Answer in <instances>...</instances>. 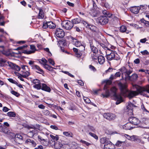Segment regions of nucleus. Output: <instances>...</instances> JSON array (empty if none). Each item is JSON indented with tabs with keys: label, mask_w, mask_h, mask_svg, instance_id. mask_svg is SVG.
I'll use <instances>...</instances> for the list:
<instances>
[{
	"label": "nucleus",
	"mask_w": 149,
	"mask_h": 149,
	"mask_svg": "<svg viewBox=\"0 0 149 149\" xmlns=\"http://www.w3.org/2000/svg\"><path fill=\"white\" fill-rule=\"evenodd\" d=\"M119 85L121 89V95L130 99L132 98L139 93H142L144 91H146L149 93V85L143 87H139L137 88L136 91L128 90L126 89L127 85L125 84L120 83Z\"/></svg>",
	"instance_id": "f257e3e1"
},
{
	"label": "nucleus",
	"mask_w": 149,
	"mask_h": 149,
	"mask_svg": "<svg viewBox=\"0 0 149 149\" xmlns=\"http://www.w3.org/2000/svg\"><path fill=\"white\" fill-rule=\"evenodd\" d=\"M129 67H125L124 66L122 67L119 70L121 72V77L123 79L127 80V78H129V76L133 72V69Z\"/></svg>",
	"instance_id": "f03ea898"
},
{
	"label": "nucleus",
	"mask_w": 149,
	"mask_h": 149,
	"mask_svg": "<svg viewBox=\"0 0 149 149\" xmlns=\"http://www.w3.org/2000/svg\"><path fill=\"white\" fill-rule=\"evenodd\" d=\"M100 142L102 144H104V149H114L113 147L114 145L110 141L109 138L105 137L100 139Z\"/></svg>",
	"instance_id": "7ed1b4c3"
},
{
	"label": "nucleus",
	"mask_w": 149,
	"mask_h": 149,
	"mask_svg": "<svg viewBox=\"0 0 149 149\" xmlns=\"http://www.w3.org/2000/svg\"><path fill=\"white\" fill-rule=\"evenodd\" d=\"M111 92L114 93V96L117 100L116 102V104H118L123 102V100L121 96L122 95L121 94L120 95H117L116 94V92L117 91V89L115 87H112L111 88Z\"/></svg>",
	"instance_id": "20e7f679"
},
{
	"label": "nucleus",
	"mask_w": 149,
	"mask_h": 149,
	"mask_svg": "<svg viewBox=\"0 0 149 149\" xmlns=\"http://www.w3.org/2000/svg\"><path fill=\"white\" fill-rule=\"evenodd\" d=\"M107 58L109 61H111L113 60L117 61L120 59L119 56L116 52L113 51H111L110 53L107 54Z\"/></svg>",
	"instance_id": "39448f33"
},
{
	"label": "nucleus",
	"mask_w": 149,
	"mask_h": 149,
	"mask_svg": "<svg viewBox=\"0 0 149 149\" xmlns=\"http://www.w3.org/2000/svg\"><path fill=\"white\" fill-rule=\"evenodd\" d=\"M61 25L64 29L67 30L71 29L74 26L72 22L69 20H65L63 22Z\"/></svg>",
	"instance_id": "423d86ee"
},
{
	"label": "nucleus",
	"mask_w": 149,
	"mask_h": 149,
	"mask_svg": "<svg viewBox=\"0 0 149 149\" xmlns=\"http://www.w3.org/2000/svg\"><path fill=\"white\" fill-rule=\"evenodd\" d=\"M136 106L134 105L131 102H129L126 106L125 109L126 112L127 114L131 115L133 114V109L134 107H136Z\"/></svg>",
	"instance_id": "0eeeda50"
},
{
	"label": "nucleus",
	"mask_w": 149,
	"mask_h": 149,
	"mask_svg": "<svg viewBox=\"0 0 149 149\" xmlns=\"http://www.w3.org/2000/svg\"><path fill=\"white\" fill-rule=\"evenodd\" d=\"M109 21L108 18L106 16H101L98 17L97 19V21L102 25L107 24Z\"/></svg>",
	"instance_id": "6e6552de"
},
{
	"label": "nucleus",
	"mask_w": 149,
	"mask_h": 149,
	"mask_svg": "<svg viewBox=\"0 0 149 149\" xmlns=\"http://www.w3.org/2000/svg\"><path fill=\"white\" fill-rule=\"evenodd\" d=\"M38 141L44 146H47L49 145V141L47 139H45L42 135H38Z\"/></svg>",
	"instance_id": "1a4fd4ad"
},
{
	"label": "nucleus",
	"mask_w": 149,
	"mask_h": 149,
	"mask_svg": "<svg viewBox=\"0 0 149 149\" xmlns=\"http://www.w3.org/2000/svg\"><path fill=\"white\" fill-rule=\"evenodd\" d=\"M65 33L63 30L58 28L55 31V34L56 36L59 38H62L65 36Z\"/></svg>",
	"instance_id": "9d476101"
},
{
	"label": "nucleus",
	"mask_w": 149,
	"mask_h": 149,
	"mask_svg": "<svg viewBox=\"0 0 149 149\" xmlns=\"http://www.w3.org/2000/svg\"><path fill=\"white\" fill-rule=\"evenodd\" d=\"M128 120L131 124L134 125V126H136L140 123V121L139 120L135 117H130L129 118Z\"/></svg>",
	"instance_id": "9b49d317"
},
{
	"label": "nucleus",
	"mask_w": 149,
	"mask_h": 149,
	"mask_svg": "<svg viewBox=\"0 0 149 149\" xmlns=\"http://www.w3.org/2000/svg\"><path fill=\"white\" fill-rule=\"evenodd\" d=\"M103 116L105 118L109 120H113L116 117L115 115L111 113H104Z\"/></svg>",
	"instance_id": "f8f14e48"
},
{
	"label": "nucleus",
	"mask_w": 149,
	"mask_h": 149,
	"mask_svg": "<svg viewBox=\"0 0 149 149\" xmlns=\"http://www.w3.org/2000/svg\"><path fill=\"white\" fill-rule=\"evenodd\" d=\"M25 143L27 145L31 147H34L36 145V142L32 139H27L25 141Z\"/></svg>",
	"instance_id": "ddd939ff"
},
{
	"label": "nucleus",
	"mask_w": 149,
	"mask_h": 149,
	"mask_svg": "<svg viewBox=\"0 0 149 149\" xmlns=\"http://www.w3.org/2000/svg\"><path fill=\"white\" fill-rule=\"evenodd\" d=\"M31 67L32 68L35 70L36 72L42 74H44V72L43 70L38 65H35L32 66Z\"/></svg>",
	"instance_id": "4468645a"
},
{
	"label": "nucleus",
	"mask_w": 149,
	"mask_h": 149,
	"mask_svg": "<svg viewBox=\"0 0 149 149\" xmlns=\"http://www.w3.org/2000/svg\"><path fill=\"white\" fill-rule=\"evenodd\" d=\"M8 66L11 68L14 69L17 71H19L20 70V68L17 65L9 61L7 62Z\"/></svg>",
	"instance_id": "2eb2a0df"
},
{
	"label": "nucleus",
	"mask_w": 149,
	"mask_h": 149,
	"mask_svg": "<svg viewBox=\"0 0 149 149\" xmlns=\"http://www.w3.org/2000/svg\"><path fill=\"white\" fill-rule=\"evenodd\" d=\"M33 83L35 84L33 86L34 88H36L38 89H41V85L40 83L39 80L37 79H34L33 80Z\"/></svg>",
	"instance_id": "dca6fc26"
},
{
	"label": "nucleus",
	"mask_w": 149,
	"mask_h": 149,
	"mask_svg": "<svg viewBox=\"0 0 149 149\" xmlns=\"http://www.w3.org/2000/svg\"><path fill=\"white\" fill-rule=\"evenodd\" d=\"M30 49L31 50L30 51L24 50V53L27 54H30L31 53H34L35 52V51L36 50L35 46L33 45H30Z\"/></svg>",
	"instance_id": "f3484780"
},
{
	"label": "nucleus",
	"mask_w": 149,
	"mask_h": 149,
	"mask_svg": "<svg viewBox=\"0 0 149 149\" xmlns=\"http://www.w3.org/2000/svg\"><path fill=\"white\" fill-rule=\"evenodd\" d=\"M123 127L124 129L128 130H132L134 128H135V126H133V125L129 122V123H128L123 125Z\"/></svg>",
	"instance_id": "a211bd4d"
},
{
	"label": "nucleus",
	"mask_w": 149,
	"mask_h": 149,
	"mask_svg": "<svg viewBox=\"0 0 149 149\" xmlns=\"http://www.w3.org/2000/svg\"><path fill=\"white\" fill-rule=\"evenodd\" d=\"M141 8L139 6H134L131 7L130 11L133 13L137 14L139 12Z\"/></svg>",
	"instance_id": "6ab92c4d"
},
{
	"label": "nucleus",
	"mask_w": 149,
	"mask_h": 149,
	"mask_svg": "<svg viewBox=\"0 0 149 149\" xmlns=\"http://www.w3.org/2000/svg\"><path fill=\"white\" fill-rule=\"evenodd\" d=\"M75 43V45L77 47H80V49H81V50H79V51L82 52L85 50V47L81 45V42L77 40L76 41H74Z\"/></svg>",
	"instance_id": "aec40b11"
},
{
	"label": "nucleus",
	"mask_w": 149,
	"mask_h": 149,
	"mask_svg": "<svg viewBox=\"0 0 149 149\" xmlns=\"http://www.w3.org/2000/svg\"><path fill=\"white\" fill-rule=\"evenodd\" d=\"M41 89L48 92H50L51 91L50 88L45 84H42L41 85Z\"/></svg>",
	"instance_id": "412c9836"
},
{
	"label": "nucleus",
	"mask_w": 149,
	"mask_h": 149,
	"mask_svg": "<svg viewBox=\"0 0 149 149\" xmlns=\"http://www.w3.org/2000/svg\"><path fill=\"white\" fill-rule=\"evenodd\" d=\"M63 144L61 142L57 141L54 142V147L56 149H59L63 146Z\"/></svg>",
	"instance_id": "4be33fe9"
},
{
	"label": "nucleus",
	"mask_w": 149,
	"mask_h": 149,
	"mask_svg": "<svg viewBox=\"0 0 149 149\" xmlns=\"http://www.w3.org/2000/svg\"><path fill=\"white\" fill-rule=\"evenodd\" d=\"M29 70H26L25 71H21V75L24 78H26L28 77L30 74Z\"/></svg>",
	"instance_id": "5701e85b"
},
{
	"label": "nucleus",
	"mask_w": 149,
	"mask_h": 149,
	"mask_svg": "<svg viewBox=\"0 0 149 149\" xmlns=\"http://www.w3.org/2000/svg\"><path fill=\"white\" fill-rule=\"evenodd\" d=\"M120 31L122 33H124L125 32L127 33H129L130 32H131L130 31L127 30V27L125 25H122L120 28Z\"/></svg>",
	"instance_id": "b1692460"
},
{
	"label": "nucleus",
	"mask_w": 149,
	"mask_h": 149,
	"mask_svg": "<svg viewBox=\"0 0 149 149\" xmlns=\"http://www.w3.org/2000/svg\"><path fill=\"white\" fill-rule=\"evenodd\" d=\"M90 46L91 51L93 53H98V51L97 49L93 45V43L91 42H90Z\"/></svg>",
	"instance_id": "393cba45"
},
{
	"label": "nucleus",
	"mask_w": 149,
	"mask_h": 149,
	"mask_svg": "<svg viewBox=\"0 0 149 149\" xmlns=\"http://www.w3.org/2000/svg\"><path fill=\"white\" fill-rule=\"evenodd\" d=\"M97 59L98 62L100 64H103L105 62V58L102 55L99 56Z\"/></svg>",
	"instance_id": "a878e982"
},
{
	"label": "nucleus",
	"mask_w": 149,
	"mask_h": 149,
	"mask_svg": "<svg viewBox=\"0 0 149 149\" xmlns=\"http://www.w3.org/2000/svg\"><path fill=\"white\" fill-rule=\"evenodd\" d=\"M138 77L137 74H133L131 76H129V78H127V80H130L131 81H134L136 80Z\"/></svg>",
	"instance_id": "bb28decb"
},
{
	"label": "nucleus",
	"mask_w": 149,
	"mask_h": 149,
	"mask_svg": "<svg viewBox=\"0 0 149 149\" xmlns=\"http://www.w3.org/2000/svg\"><path fill=\"white\" fill-rule=\"evenodd\" d=\"M39 62L44 67L46 65H47V61L44 58H42L41 59L38 60Z\"/></svg>",
	"instance_id": "cd10ccee"
},
{
	"label": "nucleus",
	"mask_w": 149,
	"mask_h": 149,
	"mask_svg": "<svg viewBox=\"0 0 149 149\" xmlns=\"http://www.w3.org/2000/svg\"><path fill=\"white\" fill-rule=\"evenodd\" d=\"M48 26L50 29H54L56 27V25L52 22H48Z\"/></svg>",
	"instance_id": "c85d7f7f"
},
{
	"label": "nucleus",
	"mask_w": 149,
	"mask_h": 149,
	"mask_svg": "<svg viewBox=\"0 0 149 149\" xmlns=\"http://www.w3.org/2000/svg\"><path fill=\"white\" fill-rule=\"evenodd\" d=\"M88 28L89 29L93 31L96 32L97 31V27L92 25L89 24Z\"/></svg>",
	"instance_id": "c756f323"
},
{
	"label": "nucleus",
	"mask_w": 149,
	"mask_h": 149,
	"mask_svg": "<svg viewBox=\"0 0 149 149\" xmlns=\"http://www.w3.org/2000/svg\"><path fill=\"white\" fill-rule=\"evenodd\" d=\"M104 82L106 83V85H104V88L107 89L108 88V85H110L112 83V81L109 80H105L104 81Z\"/></svg>",
	"instance_id": "7c9ffc66"
},
{
	"label": "nucleus",
	"mask_w": 149,
	"mask_h": 149,
	"mask_svg": "<svg viewBox=\"0 0 149 149\" xmlns=\"http://www.w3.org/2000/svg\"><path fill=\"white\" fill-rule=\"evenodd\" d=\"M50 136L54 140V142H55V141H57L59 139V136L58 135H55V136H54L53 135L50 134Z\"/></svg>",
	"instance_id": "2f4dec72"
},
{
	"label": "nucleus",
	"mask_w": 149,
	"mask_h": 149,
	"mask_svg": "<svg viewBox=\"0 0 149 149\" xmlns=\"http://www.w3.org/2000/svg\"><path fill=\"white\" fill-rule=\"evenodd\" d=\"M81 22V20L80 19L78 18H75L72 20V24H78Z\"/></svg>",
	"instance_id": "473e14b6"
},
{
	"label": "nucleus",
	"mask_w": 149,
	"mask_h": 149,
	"mask_svg": "<svg viewBox=\"0 0 149 149\" xmlns=\"http://www.w3.org/2000/svg\"><path fill=\"white\" fill-rule=\"evenodd\" d=\"M131 141H139L140 140L138 138V137L136 135H132L131 136Z\"/></svg>",
	"instance_id": "72a5a7b5"
},
{
	"label": "nucleus",
	"mask_w": 149,
	"mask_h": 149,
	"mask_svg": "<svg viewBox=\"0 0 149 149\" xmlns=\"http://www.w3.org/2000/svg\"><path fill=\"white\" fill-rule=\"evenodd\" d=\"M63 135L66 136L72 137L73 135L72 133L71 132H64L63 133Z\"/></svg>",
	"instance_id": "f704fd0d"
},
{
	"label": "nucleus",
	"mask_w": 149,
	"mask_h": 149,
	"mask_svg": "<svg viewBox=\"0 0 149 149\" xmlns=\"http://www.w3.org/2000/svg\"><path fill=\"white\" fill-rule=\"evenodd\" d=\"M104 89L105 91V94H102V95L103 96V97H108L110 95V93L109 91V90L107 89V88Z\"/></svg>",
	"instance_id": "c9c22d12"
},
{
	"label": "nucleus",
	"mask_w": 149,
	"mask_h": 149,
	"mask_svg": "<svg viewBox=\"0 0 149 149\" xmlns=\"http://www.w3.org/2000/svg\"><path fill=\"white\" fill-rule=\"evenodd\" d=\"M22 139L23 137L20 134H16L15 136V139L16 141L17 140H22Z\"/></svg>",
	"instance_id": "e433bc0d"
},
{
	"label": "nucleus",
	"mask_w": 149,
	"mask_h": 149,
	"mask_svg": "<svg viewBox=\"0 0 149 149\" xmlns=\"http://www.w3.org/2000/svg\"><path fill=\"white\" fill-rule=\"evenodd\" d=\"M44 17V14L42 10L40 9L38 16V18L39 19H42Z\"/></svg>",
	"instance_id": "4c0bfd02"
},
{
	"label": "nucleus",
	"mask_w": 149,
	"mask_h": 149,
	"mask_svg": "<svg viewBox=\"0 0 149 149\" xmlns=\"http://www.w3.org/2000/svg\"><path fill=\"white\" fill-rule=\"evenodd\" d=\"M98 53H93V54H91V57L92 59L93 60H97L98 57Z\"/></svg>",
	"instance_id": "58836bf2"
},
{
	"label": "nucleus",
	"mask_w": 149,
	"mask_h": 149,
	"mask_svg": "<svg viewBox=\"0 0 149 149\" xmlns=\"http://www.w3.org/2000/svg\"><path fill=\"white\" fill-rule=\"evenodd\" d=\"M44 67L47 70L50 71H52L53 68H54L53 67L47 64V65H45Z\"/></svg>",
	"instance_id": "ea45409f"
},
{
	"label": "nucleus",
	"mask_w": 149,
	"mask_h": 149,
	"mask_svg": "<svg viewBox=\"0 0 149 149\" xmlns=\"http://www.w3.org/2000/svg\"><path fill=\"white\" fill-rule=\"evenodd\" d=\"M8 115L11 117H15V116L16 114L15 113L13 112H9L7 113Z\"/></svg>",
	"instance_id": "a19ab883"
},
{
	"label": "nucleus",
	"mask_w": 149,
	"mask_h": 149,
	"mask_svg": "<svg viewBox=\"0 0 149 149\" xmlns=\"http://www.w3.org/2000/svg\"><path fill=\"white\" fill-rule=\"evenodd\" d=\"M89 134L91 136L93 137L96 140H97L98 139V136L95 134L91 132L89 133Z\"/></svg>",
	"instance_id": "79ce46f5"
},
{
	"label": "nucleus",
	"mask_w": 149,
	"mask_h": 149,
	"mask_svg": "<svg viewBox=\"0 0 149 149\" xmlns=\"http://www.w3.org/2000/svg\"><path fill=\"white\" fill-rule=\"evenodd\" d=\"M141 21L143 23L147 26H149V22L143 19H141Z\"/></svg>",
	"instance_id": "37998d69"
},
{
	"label": "nucleus",
	"mask_w": 149,
	"mask_h": 149,
	"mask_svg": "<svg viewBox=\"0 0 149 149\" xmlns=\"http://www.w3.org/2000/svg\"><path fill=\"white\" fill-rule=\"evenodd\" d=\"M11 93L12 94L15 95L16 97H18L20 95V94L14 91H11Z\"/></svg>",
	"instance_id": "c03bdc74"
},
{
	"label": "nucleus",
	"mask_w": 149,
	"mask_h": 149,
	"mask_svg": "<svg viewBox=\"0 0 149 149\" xmlns=\"http://www.w3.org/2000/svg\"><path fill=\"white\" fill-rule=\"evenodd\" d=\"M113 19L114 21L115 22L116 24H119L120 21L118 18L116 17H113Z\"/></svg>",
	"instance_id": "a18cd8bd"
},
{
	"label": "nucleus",
	"mask_w": 149,
	"mask_h": 149,
	"mask_svg": "<svg viewBox=\"0 0 149 149\" xmlns=\"http://www.w3.org/2000/svg\"><path fill=\"white\" fill-rule=\"evenodd\" d=\"M124 142V141H117L116 143V146H121V144L123 143Z\"/></svg>",
	"instance_id": "49530a36"
},
{
	"label": "nucleus",
	"mask_w": 149,
	"mask_h": 149,
	"mask_svg": "<svg viewBox=\"0 0 149 149\" xmlns=\"http://www.w3.org/2000/svg\"><path fill=\"white\" fill-rule=\"evenodd\" d=\"M8 81L10 82L15 84H17V82L15 80H13L12 79L9 78L8 79Z\"/></svg>",
	"instance_id": "de8ad7c7"
},
{
	"label": "nucleus",
	"mask_w": 149,
	"mask_h": 149,
	"mask_svg": "<svg viewBox=\"0 0 149 149\" xmlns=\"http://www.w3.org/2000/svg\"><path fill=\"white\" fill-rule=\"evenodd\" d=\"M83 97L84 101L86 103H89L91 102L90 100L88 98L84 97Z\"/></svg>",
	"instance_id": "09e8293b"
},
{
	"label": "nucleus",
	"mask_w": 149,
	"mask_h": 149,
	"mask_svg": "<svg viewBox=\"0 0 149 149\" xmlns=\"http://www.w3.org/2000/svg\"><path fill=\"white\" fill-rule=\"evenodd\" d=\"M139 72H144L146 74L149 73V70H145L144 69H141L139 70Z\"/></svg>",
	"instance_id": "8fccbe9b"
},
{
	"label": "nucleus",
	"mask_w": 149,
	"mask_h": 149,
	"mask_svg": "<svg viewBox=\"0 0 149 149\" xmlns=\"http://www.w3.org/2000/svg\"><path fill=\"white\" fill-rule=\"evenodd\" d=\"M21 68L22 69L24 70V71H26V70H29L28 68V66L25 65H23L22 66Z\"/></svg>",
	"instance_id": "3c124183"
},
{
	"label": "nucleus",
	"mask_w": 149,
	"mask_h": 149,
	"mask_svg": "<svg viewBox=\"0 0 149 149\" xmlns=\"http://www.w3.org/2000/svg\"><path fill=\"white\" fill-rule=\"evenodd\" d=\"M43 113L44 114L46 115H49L50 112L48 110H45L43 111Z\"/></svg>",
	"instance_id": "603ef678"
},
{
	"label": "nucleus",
	"mask_w": 149,
	"mask_h": 149,
	"mask_svg": "<svg viewBox=\"0 0 149 149\" xmlns=\"http://www.w3.org/2000/svg\"><path fill=\"white\" fill-rule=\"evenodd\" d=\"M141 53L143 55H148L149 53L147 50H144L141 52Z\"/></svg>",
	"instance_id": "864d4df0"
},
{
	"label": "nucleus",
	"mask_w": 149,
	"mask_h": 149,
	"mask_svg": "<svg viewBox=\"0 0 149 149\" xmlns=\"http://www.w3.org/2000/svg\"><path fill=\"white\" fill-rule=\"evenodd\" d=\"M81 142L82 143L86 144L87 146H88L91 144V143L84 140H81Z\"/></svg>",
	"instance_id": "5fc2aeb1"
},
{
	"label": "nucleus",
	"mask_w": 149,
	"mask_h": 149,
	"mask_svg": "<svg viewBox=\"0 0 149 149\" xmlns=\"http://www.w3.org/2000/svg\"><path fill=\"white\" fill-rule=\"evenodd\" d=\"M89 68L92 70H93L94 72L96 71V68L93 65H90L89 66Z\"/></svg>",
	"instance_id": "6e6d98bb"
},
{
	"label": "nucleus",
	"mask_w": 149,
	"mask_h": 149,
	"mask_svg": "<svg viewBox=\"0 0 149 149\" xmlns=\"http://www.w3.org/2000/svg\"><path fill=\"white\" fill-rule=\"evenodd\" d=\"M44 50L47 52L48 53V55L49 56H51L52 55L51 53L49 51V49L48 48H45L44 49Z\"/></svg>",
	"instance_id": "4d7b16f0"
},
{
	"label": "nucleus",
	"mask_w": 149,
	"mask_h": 149,
	"mask_svg": "<svg viewBox=\"0 0 149 149\" xmlns=\"http://www.w3.org/2000/svg\"><path fill=\"white\" fill-rule=\"evenodd\" d=\"M124 136L127 139L131 140V136H130L128 134H125L124 135Z\"/></svg>",
	"instance_id": "13d9d810"
},
{
	"label": "nucleus",
	"mask_w": 149,
	"mask_h": 149,
	"mask_svg": "<svg viewBox=\"0 0 149 149\" xmlns=\"http://www.w3.org/2000/svg\"><path fill=\"white\" fill-rule=\"evenodd\" d=\"M48 61L51 64L53 65H54V62L53 60L51 58H49L48 59Z\"/></svg>",
	"instance_id": "bf43d9fd"
},
{
	"label": "nucleus",
	"mask_w": 149,
	"mask_h": 149,
	"mask_svg": "<svg viewBox=\"0 0 149 149\" xmlns=\"http://www.w3.org/2000/svg\"><path fill=\"white\" fill-rule=\"evenodd\" d=\"M141 109H142L144 111L148 112V111L145 107L144 105L143 104H141Z\"/></svg>",
	"instance_id": "052dcab7"
},
{
	"label": "nucleus",
	"mask_w": 149,
	"mask_h": 149,
	"mask_svg": "<svg viewBox=\"0 0 149 149\" xmlns=\"http://www.w3.org/2000/svg\"><path fill=\"white\" fill-rule=\"evenodd\" d=\"M63 72L66 74H67L68 75H69L70 77H74V76L73 75L71 74L69 72H68L67 71H63Z\"/></svg>",
	"instance_id": "680f3d73"
},
{
	"label": "nucleus",
	"mask_w": 149,
	"mask_h": 149,
	"mask_svg": "<svg viewBox=\"0 0 149 149\" xmlns=\"http://www.w3.org/2000/svg\"><path fill=\"white\" fill-rule=\"evenodd\" d=\"M9 110H10V109L6 107H4L2 109L3 111L4 112H7Z\"/></svg>",
	"instance_id": "e2e57ef3"
},
{
	"label": "nucleus",
	"mask_w": 149,
	"mask_h": 149,
	"mask_svg": "<svg viewBox=\"0 0 149 149\" xmlns=\"http://www.w3.org/2000/svg\"><path fill=\"white\" fill-rule=\"evenodd\" d=\"M82 23L84 25V26L86 27L87 28H88L89 24L88 23H87L86 22H85L84 21H83L82 22Z\"/></svg>",
	"instance_id": "0e129e2a"
},
{
	"label": "nucleus",
	"mask_w": 149,
	"mask_h": 149,
	"mask_svg": "<svg viewBox=\"0 0 149 149\" xmlns=\"http://www.w3.org/2000/svg\"><path fill=\"white\" fill-rule=\"evenodd\" d=\"M113 71V68H109L108 69L105 71V72L107 73L108 72H111Z\"/></svg>",
	"instance_id": "69168bd1"
},
{
	"label": "nucleus",
	"mask_w": 149,
	"mask_h": 149,
	"mask_svg": "<svg viewBox=\"0 0 149 149\" xmlns=\"http://www.w3.org/2000/svg\"><path fill=\"white\" fill-rule=\"evenodd\" d=\"M121 74V73L120 72H117L115 74V76H116V77H120Z\"/></svg>",
	"instance_id": "338daca9"
},
{
	"label": "nucleus",
	"mask_w": 149,
	"mask_h": 149,
	"mask_svg": "<svg viewBox=\"0 0 149 149\" xmlns=\"http://www.w3.org/2000/svg\"><path fill=\"white\" fill-rule=\"evenodd\" d=\"M42 27L44 29H46L48 27V22L44 23Z\"/></svg>",
	"instance_id": "774afa93"
}]
</instances>
